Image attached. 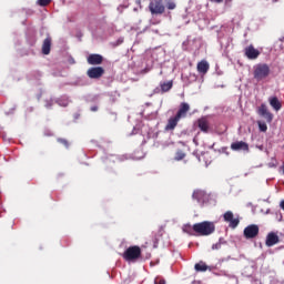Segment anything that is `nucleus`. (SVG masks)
I'll use <instances>...</instances> for the list:
<instances>
[{
	"instance_id": "nucleus-1",
	"label": "nucleus",
	"mask_w": 284,
	"mask_h": 284,
	"mask_svg": "<svg viewBox=\"0 0 284 284\" xmlns=\"http://www.w3.org/2000/svg\"><path fill=\"white\" fill-rule=\"evenodd\" d=\"M195 234L197 236H210L216 232L214 222L204 221L194 224Z\"/></svg>"
},
{
	"instance_id": "nucleus-2",
	"label": "nucleus",
	"mask_w": 284,
	"mask_h": 284,
	"mask_svg": "<svg viewBox=\"0 0 284 284\" xmlns=\"http://www.w3.org/2000/svg\"><path fill=\"white\" fill-rule=\"evenodd\" d=\"M253 77L256 81H263L270 77V65L267 64H257L254 69Z\"/></svg>"
},
{
	"instance_id": "nucleus-3",
	"label": "nucleus",
	"mask_w": 284,
	"mask_h": 284,
	"mask_svg": "<svg viewBox=\"0 0 284 284\" xmlns=\"http://www.w3.org/2000/svg\"><path fill=\"white\" fill-rule=\"evenodd\" d=\"M124 261H136L141 258V247L140 246H130L123 253Z\"/></svg>"
},
{
	"instance_id": "nucleus-4",
	"label": "nucleus",
	"mask_w": 284,
	"mask_h": 284,
	"mask_svg": "<svg viewBox=\"0 0 284 284\" xmlns=\"http://www.w3.org/2000/svg\"><path fill=\"white\" fill-rule=\"evenodd\" d=\"M149 10L151 14H163L165 12L163 0H150Z\"/></svg>"
},
{
	"instance_id": "nucleus-5",
	"label": "nucleus",
	"mask_w": 284,
	"mask_h": 284,
	"mask_svg": "<svg viewBox=\"0 0 284 284\" xmlns=\"http://www.w3.org/2000/svg\"><path fill=\"white\" fill-rule=\"evenodd\" d=\"M103 74H105V69H103V67H92L87 71V77H89V79H101Z\"/></svg>"
},
{
	"instance_id": "nucleus-6",
	"label": "nucleus",
	"mask_w": 284,
	"mask_h": 284,
	"mask_svg": "<svg viewBox=\"0 0 284 284\" xmlns=\"http://www.w3.org/2000/svg\"><path fill=\"white\" fill-rule=\"evenodd\" d=\"M223 219L226 223H230V227H232L233 230L235 227H239V223H241L239 219H234V213H232V211L225 212Z\"/></svg>"
},
{
	"instance_id": "nucleus-7",
	"label": "nucleus",
	"mask_w": 284,
	"mask_h": 284,
	"mask_svg": "<svg viewBox=\"0 0 284 284\" xmlns=\"http://www.w3.org/2000/svg\"><path fill=\"white\" fill-rule=\"evenodd\" d=\"M245 239H256L258 236V225L251 224L244 229Z\"/></svg>"
},
{
	"instance_id": "nucleus-8",
	"label": "nucleus",
	"mask_w": 284,
	"mask_h": 284,
	"mask_svg": "<svg viewBox=\"0 0 284 284\" xmlns=\"http://www.w3.org/2000/svg\"><path fill=\"white\" fill-rule=\"evenodd\" d=\"M244 54L251 60L258 59L261 57V51L254 48V44H251L244 49Z\"/></svg>"
},
{
	"instance_id": "nucleus-9",
	"label": "nucleus",
	"mask_w": 284,
	"mask_h": 284,
	"mask_svg": "<svg viewBox=\"0 0 284 284\" xmlns=\"http://www.w3.org/2000/svg\"><path fill=\"white\" fill-rule=\"evenodd\" d=\"M257 114L260 116H263V119H265L267 121V123H272V120L274 119L272 113H270V111L267 110V105H265V104H261L258 106Z\"/></svg>"
},
{
	"instance_id": "nucleus-10",
	"label": "nucleus",
	"mask_w": 284,
	"mask_h": 284,
	"mask_svg": "<svg viewBox=\"0 0 284 284\" xmlns=\"http://www.w3.org/2000/svg\"><path fill=\"white\" fill-rule=\"evenodd\" d=\"M195 125L201 130V132H204V134L210 132V120H207L205 116L197 119Z\"/></svg>"
},
{
	"instance_id": "nucleus-11",
	"label": "nucleus",
	"mask_w": 284,
	"mask_h": 284,
	"mask_svg": "<svg viewBox=\"0 0 284 284\" xmlns=\"http://www.w3.org/2000/svg\"><path fill=\"white\" fill-rule=\"evenodd\" d=\"M192 199L197 201V203H205L210 199V195H207V192L197 189L193 191Z\"/></svg>"
},
{
	"instance_id": "nucleus-12",
	"label": "nucleus",
	"mask_w": 284,
	"mask_h": 284,
	"mask_svg": "<svg viewBox=\"0 0 284 284\" xmlns=\"http://www.w3.org/2000/svg\"><path fill=\"white\" fill-rule=\"evenodd\" d=\"M231 150H233L234 152H241V150L243 152H250V144L243 141L233 142L231 144Z\"/></svg>"
},
{
	"instance_id": "nucleus-13",
	"label": "nucleus",
	"mask_w": 284,
	"mask_h": 284,
	"mask_svg": "<svg viewBox=\"0 0 284 284\" xmlns=\"http://www.w3.org/2000/svg\"><path fill=\"white\" fill-rule=\"evenodd\" d=\"M87 62L89 63V65H101V63H103V55L99 53H91L87 58Z\"/></svg>"
},
{
	"instance_id": "nucleus-14",
	"label": "nucleus",
	"mask_w": 284,
	"mask_h": 284,
	"mask_svg": "<svg viewBox=\"0 0 284 284\" xmlns=\"http://www.w3.org/2000/svg\"><path fill=\"white\" fill-rule=\"evenodd\" d=\"M187 112H190V104L187 102H182L175 116L180 120L185 119V116H187Z\"/></svg>"
},
{
	"instance_id": "nucleus-15",
	"label": "nucleus",
	"mask_w": 284,
	"mask_h": 284,
	"mask_svg": "<svg viewBox=\"0 0 284 284\" xmlns=\"http://www.w3.org/2000/svg\"><path fill=\"white\" fill-rule=\"evenodd\" d=\"M280 237L276 233L271 232L266 235L265 245L266 247H274L277 243H280Z\"/></svg>"
},
{
	"instance_id": "nucleus-16",
	"label": "nucleus",
	"mask_w": 284,
	"mask_h": 284,
	"mask_svg": "<svg viewBox=\"0 0 284 284\" xmlns=\"http://www.w3.org/2000/svg\"><path fill=\"white\" fill-rule=\"evenodd\" d=\"M50 50H52V37L48 36L42 43V54H50Z\"/></svg>"
},
{
	"instance_id": "nucleus-17",
	"label": "nucleus",
	"mask_w": 284,
	"mask_h": 284,
	"mask_svg": "<svg viewBox=\"0 0 284 284\" xmlns=\"http://www.w3.org/2000/svg\"><path fill=\"white\" fill-rule=\"evenodd\" d=\"M209 71H210V63H207V61L202 60L197 63V72L200 74H207Z\"/></svg>"
},
{
	"instance_id": "nucleus-18",
	"label": "nucleus",
	"mask_w": 284,
	"mask_h": 284,
	"mask_svg": "<svg viewBox=\"0 0 284 284\" xmlns=\"http://www.w3.org/2000/svg\"><path fill=\"white\" fill-rule=\"evenodd\" d=\"M179 121H181V120L176 115L170 118L165 125V130L166 131L174 130L176 128V125H179Z\"/></svg>"
},
{
	"instance_id": "nucleus-19",
	"label": "nucleus",
	"mask_w": 284,
	"mask_h": 284,
	"mask_svg": "<svg viewBox=\"0 0 284 284\" xmlns=\"http://www.w3.org/2000/svg\"><path fill=\"white\" fill-rule=\"evenodd\" d=\"M268 103H270L271 108L276 110V112H278V110H281V108H283V104H281V101H278V98H276V97L270 98Z\"/></svg>"
},
{
	"instance_id": "nucleus-20",
	"label": "nucleus",
	"mask_w": 284,
	"mask_h": 284,
	"mask_svg": "<svg viewBox=\"0 0 284 284\" xmlns=\"http://www.w3.org/2000/svg\"><path fill=\"white\" fill-rule=\"evenodd\" d=\"M182 231L185 233V234H189L190 236H196V230L194 229V224H184L182 226Z\"/></svg>"
},
{
	"instance_id": "nucleus-21",
	"label": "nucleus",
	"mask_w": 284,
	"mask_h": 284,
	"mask_svg": "<svg viewBox=\"0 0 284 284\" xmlns=\"http://www.w3.org/2000/svg\"><path fill=\"white\" fill-rule=\"evenodd\" d=\"M173 85H174V82L172 81L161 82L160 83L161 92H170Z\"/></svg>"
},
{
	"instance_id": "nucleus-22",
	"label": "nucleus",
	"mask_w": 284,
	"mask_h": 284,
	"mask_svg": "<svg viewBox=\"0 0 284 284\" xmlns=\"http://www.w3.org/2000/svg\"><path fill=\"white\" fill-rule=\"evenodd\" d=\"M194 270L197 272H207V270H210V266H207L205 262H199L194 265Z\"/></svg>"
},
{
	"instance_id": "nucleus-23",
	"label": "nucleus",
	"mask_w": 284,
	"mask_h": 284,
	"mask_svg": "<svg viewBox=\"0 0 284 284\" xmlns=\"http://www.w3.org/2000/svg\"><path fill=\"white\" fill-rule=\"evenodd\" d=\"M261 132H267V124L265 122H257Z\"/></svg>"
},
{
	"instance_id": "nucleus-24",
	"label": "nucleus",
	"mask_w": 284,
	"mask_h": 284,
	"mask_svg": "<svg viewBox=\"0 0 284 284\" xmlns=\"http://www.w3.org/2000/svg\"><path fill=\"white\" fill-rule=\"evenodd\" d=\"M183 159H185V154L183 153V151H178L175 153V161H183Z\"/></svg>"
},
{
	"instance_id": "nucleus-25",
	"label": "nucleus",
	"mask_w": 284,
	"mask_h": 284,
	"mask_svg": "<svg viewBox=\"0 0 284 284\" xmlns=\"http://www.w3.org/2000/svg\"><path fill=\"white\" fill-rule=\"evenodd\" d=\"M52 0H38V4H40L42 8H45V6H50Z\"/></svg>"
},
{
	"instance_id": "nucleus-26",
	"label": "nucleus",
	"mask_w": 284,
	"mask_h": 284,
	"mask_svg": "<svg viewBox=\"0 0 284 284\" xmlns=\"http://www.w3.org/2000/svg\"><path fill=\"white\" fill-rule=\"evenodd\" d=\"M166 8H168V10H175L176 3L174 1H169V2H166Z\"/></svg>"
},
{
	"instance_id": "nucleus-27",
	"label": "nucleus",
	"mask_w": 284,
	"mask_h": 284,
	"mask_svg": "<svg viewBox=\"0 0 284 284\" xmlns=\"http://www.w3.org/2000/svg\"><path fill=\"white\" fill-rule=\"evenodd\" d=\"M58 143H61L62 145H64V148H70V142H68V140L65 139H58Z\"/></svg>"
},
{
	"instance_id": "nucleus-28",
	"label": "nucleus",
	"mask_w": 284,
	"mask_h": 284,
	"mask_svg": "<svg viewBox=\"0 0 284 284\" xmlns=\"http://www.w3.org/2000/svg\"><path fill=\"white\" fill-rule=\"evenodd\" d=\"M152 68L146 67L141 71V74H148V72H151Z\"/></svg>"
},
{
	"instance_id": "nucleus-29",
	"label": "nucleus",
	"mask_w": 284,
	"mask_h": 284,
	"mask_svg": "<svg viewBox=\"0 0 284 284\" xmlns=\"http://www.w3.org/2000/svg\"><path fill=\"white\" fill-rule=\"evenodd\" d=\"M212 250H221V243L213 244Z\"/></svg>"
},
{
	"instance_id": "nucleus-30",
	"label": "nucleus",
	"mask_w": 284,
	"mask_h": 284,
	"mask_svg": "<svg viewBox=\"0 0 284 284\" xmlns=\"http://www.w3.org/2000/svg\"><path fill=\"white\" fill-rule=\"evenodd\" d=\"M154 283L155 284H165V280H155Z\"/></svg>"
},
{
	"instance_id": "nucleus-31",
	"label": "nucleus",
	"mask_w": 284,
	"mask_h": 284,
	"mask_svg": "<svg viewBox=\"0 0 284 284\" xmlns=\"http://www.w3.org/2000/svg\"><path fill=\"white\" fill-rule=\"evenodd\" d=\"M212 3H223V0H211Z\"/></svg>"
},
{
	"instance_id": "nucleus-32",
	"label": "nucleus",
	"mask_w": 284,
	"mask_h": 284,
	"mask_svg": "<svg viewBox=\"0 0 284 284\" xmlns=\"http://www.w3.org/2000/svg\"><path fill=\"white\" fill-rule=\"evenodd\" d=\"M99 110V106H91V112H97Z\"/></svg>"
},
{
	"instance_id": "nucleus-33",
	"label": "nucleus",
	"mask_w": 284,
	"mask_h": 284,
	"mask_svg": "<svg viewBox=\"0 0 284 284\" xmlns=\"http://www.w3.org/2000/svg\"><path fill=\"white\" fill-rule=\"evenodd\" d=\"M282 210H284V200L280 203Z\"/></svg>"
},
{
	"instance_id": "nucleus-34",
	"label": "nucleus",
	"mask_w": 284,
	"mask_h": 284,
	"mask_svg": "<svg viewBox=\"0 0 284 284\" xmlns=\"http://www.w3.org/2000/svg\"><path fill=\"white\" fill-rule=\"evenodd\" d=\"M125 160H128V158H125V156L120 158V161H125Z\"/></svg>"
},
{
	"instance_id": "nucleus-35",
	"label": "nucleus",
	"mask_w": 284,
	"mask_h": 284,
	"mask_svg": "<svg viewBox=\"0 0 284 284\" xmlns=\"http://www.w3.org/2000/svg\"><path fill=\"white\" fill-rule=\"evenodd\" d=\"M281 170H282L283 175H284V164L281 166Z\"/></svg>"
}]
</instances>
